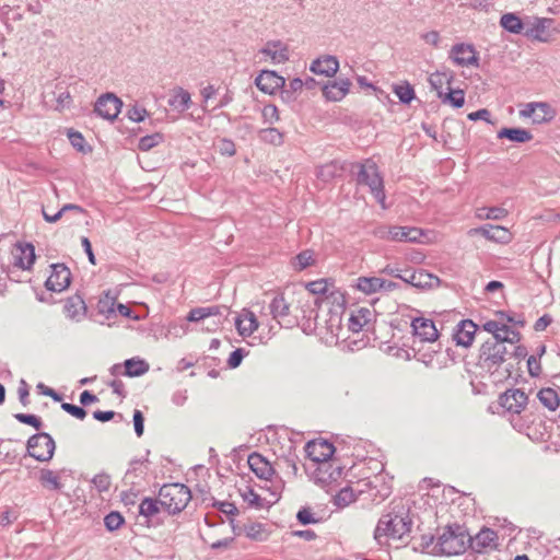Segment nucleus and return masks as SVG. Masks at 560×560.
Instances as JSON below:
<instances>
[{
	"label": "nucleus",
	"mask_w": 560,
	"mask_h": 560,
	"mask_svg": "<svg viewBox=\"0 0 560 560\" xmlns=\"http://www.w3.org/2000/svg\"><path fill=\"white\" fill-rule=\"evenodd\" d=\"M412 518L407 502L394 500L386 513H384L375 528L374 538L378 544L389 541L407 542L410 537Z\"/></svg>",
	"instance_id": "nucleus-1"
},
{
	"label": "nucleus",
	"mask_w": 560,
	"mask_h": 560,
	"mask_svg": "<svg viewBox=\"0 0 560 560\" xmlns=\"http://www.w3.org/2000/svg\"><path fill=\"white\" fill-rule=\"evenodd\" d=\"M506 345H509L508 341L487 339L480 347L477 366L481 372L488 373L490 377H493V383L500 382L504 377L512 376L508 366L503 372L500 371L508 357L521 358V355L512 353L513 348H508ZM523 351H525V349ZM522 357H525V352H523Z\"/></svg>",
	"instance_id": "nucleus-2"
},
{
	"label": "nucleus",
	"mask_w": 560,
	"mask_h": 560,
	"mask_svg": "<svg viewBox=\"0 0 560 560\" xmlns=\"http://www.w3.org/2000/svg\"><path fill=\"white\" fill-rule=\"evenodd\" d=\"M499 320L491 319L482 324V329L491 337L489 339H498L499 341H508L509 346L513 348V352L516 355H522L524 347L518 345L522 335L516 329L517 326L523 327L525 319L522 316H510L503 312L499 313Z\"/></svg>",
	"instance_id": "nucleus-3"
},
{
	"label": "nucleus",
	"mask_w": 560,
	"mask_h": 560,
	"mask_svg": "<svg viewBox=\"0 0 560 560\" xmlns=\"http://www.w3.org/2000/svg\"><path fill=\"white\" fill-rule=\"evenodd\" d=\"M497 412L502 413L514 430L525 431V420L522 412L525 409V392L523 388H509L499 396Z\"/></svg>",
	"instance_id": "nucleus-4"
},
{
	"label": "nucleus",
	"mask_w": 560,
	"mask_h": 560,
	"mask_svg": "<svg viewBox=\"0 0 560 560\" xmlns=\"http://www.w3.org/2000/svg\"><path fill=\"white\" fill-rule=\"evenodd\" d=\"M469 548V532L464 525L451 524L438 535L434 551L445 556L464 553Z\"/></svg>",
	"instance_id": "nucleus-5"
},
{
	"label": "nucleus",
	"mask_w": 560,
	"mask_h": 560,
	"mask_svg": "<svg viewBox=\"0 0 560 560\" xmlns=\"http://www.w3.org/2000/svg\"><path fill=\"white\" fill-rule=\"evenodd\" d=\"M359 171L357 173V184L368 186L370 192L383 209H386L385 203L386 195L384 190V179L381 175L378 167L374 161L368 159L364 163L358 164Z\"/></svg>",
	"instance_id": "nucleus-6"
},
{
	"label": "nucleus",
	"mask_w": 560,
	"mask_h": 560,
	"mask_svg": "<svg viewBox=\"0 0 560 560\" xmlns=\"http://www.w3.org/2000/svg\"><path fill=\"white\" fill-rule=\"evenodd\" d=\"M27 453L38 462H48L52 458L56 443L51 435L38 432L30 436L26 443Z\"/></svg>",
	"instance_id": "nucleus-7"
},
{
	"label": "nucleus",
	"mask_w": 560,
	"mask_h": 560,
	"mask_svg": "<svg viewBox=\"0 0 560 560\" xmlns=\"http://www.w3.org/2000/svg\"><path fill=\"white\" fill-rule=\"evenodd\" d=\"M500 534L489 527H482L475 536L469 534V549L478 553H487L499 547Z\"/></svg>",
	"instance_id": "nucleus-8"
},
{
	"label": "nucleus",
	"mask_w": 560,
	"mask_h": 560,
	"mask_svg": "<svg viewBox=\"0 0 560 560\" xmlns=\"http://www.w3.org/2000/svg\"><path fill=\"white\" fill-rule=\"evenodd\" d=\"M248 466L250 470L262 480H270L272 482V487L276 489L281 486L284 487L281 477L275 474V469L271 464L260 454L253 453L248 456L247 459Z\"/></svg>",
	"instance_id": "nucleus-9"
},
{
	"label": "nucleus",
	"mask_w": 560,
	"mask_h": 560,
	"mask_svg": "<svg viewBox=\"0 0 560 560\" xmlns=\"http://www.w3.org/2000/svg\"><path fill=\"white\" fill-rule=\"evenodd\" d=\"M304 450L314 464L324 463V466H327L328 462H331L336 447L327 440H311L305 444Z\"/></svg>",
	"instance_id": "nucleus-10"
},
{
	"label": "nucleus",
	"mask_w": 560,
	"mask_h": 560,
	"mask_svg": "<svg viewBox=\"0 0 560 560\" xmlns=\"http://www.w3.org/2000/svg\"><path fill=\"white\" fill-rule=\"evenodd\" d=\"M402 281L417 289H432L440 285V278L425 269H404Z\"/></svg>",
	"instance_id": "nucleus-11"
},
{
	"label": "nucleus",
	"mask_w": 560,
	"mask_h": 560,
	"mask_svg": "<svg viewBox=\"0 0 560 560\" xmlns=\"http://www.w3.org/2000/svg\"><path fill=\"white\" fill-rule=\"evenodd\" d=\"M448 58L458 67H479L478 52L471 44H455L450 50Z\"/></svg>",
	"instance_id": "nucleus-12"
},
{
	"label": "nucleus",
	"mask_w": 560,
	"mask_h": 560,
	"mask_svg": "<svg viewBox=\"0 0 560 560\" xmlns=\"http://www.w3.org/2000/svg\"><path fill=\"white\" fill-rule=\"evenodd\" d=\"M122 102L113 93L101 95L94 105V112L102 118L114 120L120 113Z\"/></svg>",
	"instance_id": "nucleus-13"
},
{
	"label": "nucleus",
	"mask_w": 560,
	"mask_h": 560,
	"mask_svg": "<svg viewBox=\"0 0 560 560\" xmlns=\"http://www.w3.org/2000/svg\"><path fill=\"white\" fill-rule=\"evenodd\" d=\"M51 273L45 281V288L51 292L66 290L71 282L70 269L65 264H52Z\"/></svg>",
	"instance_id": "nucleus-14"
},
{
	"label": "nucleus",
	"mask_w": 560,
	"mask_h": 560,
	"mask_svg": "<svg viewBox=\"0 0 560 560\" xmlns=\"http://www.w3.org/2000/svg\"><path fill=\"white\" fill-rule=\"evenodd\" d=\"M268 312L281 327L292 326L293 322L290 319V303L285 300L283 293H276L272 296L268 305Z\"/></svg>",
	"instance_id": "nucleus-15"
},
{
	"label": "nucleus",
	"mask_w": 560,
	"mask_h": 560,
	"mask_svg": "<svg viewBox=\"0 0 560 560\" xmlns=\"http://www.w3.org/2000/svg\"><path fill=\"white\" fill-rule=\"evenodd\" d=\"M306 288L312 294L317 295L315 299V304L317 305L334 304L335 301L342 298L341 293L329 291L328 281L326 279L311 281L306 284Z\"/></svg>",
	"instance_id": "nucleus-16"
},
{
	"label": "nucleus",
	"mask_w": 560,
	"mask_h": 560,
	"mask_svg": "<svg viewBox=\"0 0 560 560\" xmlns=\"http://www.w3.org/2000/svg\"><path fill=\"white\" fill-rule=\"evenodd\" d=\"M161 505L168 514H176L183 511L191 500V492H159Z\"/></svg>",
	"instance_id": "nucleus-17"
},
{
	"label": "nucleus",
	"mask_w": 560,
	"mask_h": 560,
	"mask_svg": "<svg viewBox=\"0 0 560 560\" xmlns=\"http://www.w3.org/2000/svg\"><path fill=\"white\" fill-rule=\"evenodd\" d=\"M316 468L313 472L315 483L320 487L329 486L336 482L342 475V467L335 465L334 462H328L327 466L324 463L315 464Z\"/></svg>",
	"instance_id": "nucleus-18"
},
{
	"label": "nucleus",
	"mask_w": 560,
	"mask_h": 560,
	"mask_svg": "<svg viewBox=\"0 0 560 560\" xmlns=\"http://www.w3.org/2000/svg\"><path fill=\"white\" fill-rule=\"evenodd\" d=\"M557 115V110L547 102L527 103V118L533 124L541 125L550 122Z\"/></svg>",
	"instance_id": "nucleus-19"
},
{
	"label": "nucleus",
	"mask_w": 560,
	"mask_h": 560,
	"mask_svg": "<svg viewBox=\"0 0 560 560\" xmlns=\"http://www.w3.org/2000/svg\"><path fill=\"white\" fill-rule=\"evenodd\" d=\"M256 86L264 93L273 94L285 84V79L273 70H261L255 79Z\"/></svg>",
	"instance_id": "nucleus-20"
},
{
	"label": "nucleus",
	"mask_w": 560,
	"mask_h": 560,
	"mask_svg": "<svg viewBox=\"0 0 560 560\" xmlns=\"http://www.w3.org/2000/svg\"><path fill=\"white\" fill-rule=\"evenodd\" d=\"M411 328L415 336L419 337L421 342H434L439 338L435 324L430 318L416 317L411 320Z\"/></svg>",
	"instance_id": "nucleus-21"
},
{
	"label": "nucleus",
	"mask_w": 560,
	"mask_h": 560,
	"mask_svg": "<svg viewBox=\"0 0 560 560\" xmlns=\"http://www.w3.org/2000/svg\"><path fill=\"white\" fill-rule=\"evenodd\" d=\"M553 20L535 18L534 22L527 27V37L541 43H547L553 36Z\"/></svg>",
	"instance_id": "nucleus-22"
},
{
	"label": "nucleus",
	"mask_w": 560,
	"mask_h": 560,
	"mask_svg": "<svg viewBox=\"0 0 560 560\" xmlns=\"http://www.w3.org/2000/svg\"><path fill=\"white\" fill-rule=\"evenodd\" d=\"M477 330L478 326L471 319H463L454 329L453 340L457 346L468 348L471 346Z\"/></svg>",
	"instance_id": "nucleus-23"
},
{
	"label": "nucleus",
	"mask_w": 560,
	"mask_h": 560,
	"mask_svg": "<svg viewBox=\"0 0 560 560\" xmlns=\"http://www.w3.org/2000/svg\"><path fill=\"white\" fill-rule=\"evenodd\" d=\"M15 250L14 266L23 270L31 269L36 259L34 245L31 243H18Z\"/></svg>",
	"instance_id": "nucleus-24"
},
{
	"label": "nucleus",
	"mask_w": 560,
	"mask_h": 560,
	"mask_svg": "<svg viewBox=\"0 0 560 560\" xmlns=\"http://www.w3.org/2000/svg\"><path fill=\"white\" fill-rule=\"evenodd\" d=\"M310 70L315 74L334 77L339 70V61L335 56H324L313 60Z\"/></svg>",
	"instance_id": "nucleus-25"
},
{
	"label": "nucleus",
	"mask_w": 560,
	"mask_h": 560,
	"mask_svg": "<svg viewBox=\"0 0 560 560\" xmlns=\"http://www.w3.org/2000/svg\"><path fill=\"white\" fill-rule=\"evenodd\" d=\"M351 82L348 79L328 82L323 86V94L327 101H341L349 92Z\"/></svg>",
	"instance_id": "nucleus-26"
},
{
	"label": "nucleus",
	"mask_w": 560,
	"mask_h": 560,
	"mask_svg": "<svg viewBox=\"0 0 560 560\" xmlns=\"http://www.w3.org/2000/svg\"><path fill=\"white\" fill-rule=\"evenodd\" d=\"M259 52L268 56L275 63H282L289 60L288 47L280 40L267 42Z\"/></svg>",
	"instance_id": "nucleus-27"
},
{
	"label": "nucleus",
	"mask_w": 560,
	"mask_h": 560,
	"mask_svg": "<svg viewBox=\"0 0 560 560\" xmlns=\"http://www.w3.org/2000/svg\"><path fill=\"white\" fill-rule=\"evenodd\" d=\"M65 312L67 316L75 322H80L86 313V305L83 298L79 294H74L66 300Z\"/></svg>",
	"instance_id": "nucleus-28"
},
{
	"label": "nucleus",
	"mask_w": 560,
	"mask_h": 560,
	"mask_svg": "<svg viewBox=\"0 0 560 560\" xmlns=\"http://www.w3.org/2000/svg\"><path fill=\"white\" fill-rule=\"evenodd\" d=\"M245 502L257 510L268 509L279 501V492H269V498H261L258 492H241Z\"/></svg>",
	"instance_id": "nucleus-29"
},
{
	"label": "nucleus",
	"mask_w": 560,
	"mask_h": 560,
	"mask_svg": "<svg viewBox=\"0 0 560 560\" xmlns=\"http://www.w3.org/2000/svg\"><path fill=\"white\" fill-rule=\"evenodd\" d=\"M476 233L482 235L489 241L497 243H506L510 241L511 234L508 229L500 225L485 224L476 230Z\"/></svg>",
	"instance_id": "nucleus-30"
},
{
	"label": "nucleus",
	"mask_w": 560,
	"mask_h": 560,
	"mask_svg": "<svg viewBox=\"0 0 560 560\" xmlns=\"http://www.w3.org/2000/svg\"><path fill=\"white\" fill-rule=\"evenodd\" d=\"M373 313L366 307H361L357 313H352L348 319V328L353 332H359L372 320Z\"/></svg>",
	"instance_id": "nucleus-31"
},
{
	"label": "nucleus",
	"mask_w": 560,
	"mask_h": 560,
	"mask_svg": "<svg viewBox=\"0 0 560 560\" xmlns=\"http://www.w3.org/2000/svg\"><path fill=\"white\" fill-rule=\"evenodd\" d=\"M358 485H362L363 487L370 488V490H380L387 489L390 490L393 488V477L387 474H377L372 478L364 477L358 481Z\"/></svg>",
	"instance_id": "nucleus-32"
},
{
	"label": "nucleus",
	"mask_w": 560,
	"mask_h": 560,
	"mask_svg": "<svg viewBox=\"0 0 560 560\" xmlns=\"http://www.w3.org/2000/svg\"><path fill=\"white\" fill-rule=\"evenodd\" d=\"M124 368H125L124 375H126L128 377H138V376L145 374L149 371L150 365L143 359L130 358V359L125 360Z\"/></svg>",
	"instance_id": "nucleus-33"
},
{
	"label": "nucleus",
	"mask_w": 560,
	"mask_h": 560,
	"mask_svg": "<svg viewBox=\"0 0 560 560\" xmlns=\"http://www.w3.org/2000/svg\"><path fill=\"white\" fill-rule=\"evenodd\" d=\"M329 307V319L327 320V328L334 332V328L339 329L341 326V317L345 312V300L343 296L340 300L335 301L334 304H328Z\"/></svg>",
	"instance_id": "nucleus-34"
},
{
	"label": "nucleus",
	"mask_w": 560,
	"mask_h": 560,
	"mask_svg": "<svg viewBox=\"0 0 560 560\" xmlns=\"http://www.w3.org/2000/svg\"><path fill=\"white\" fill-rule=\"evenodd\" d=\"M500 26L512 34H521L525 23L516 13H504L500 19Z\"/></svg>",
	"instance_id": "nucleus-35"
},
{
	"label": "nucleus",
	"mask_w": 560,
	"mask_h": 560,
	"mask_svg": "<svg viewBox=\"0 0 560 560\" xmlns=\"http://www.w3.org/2000/svg\"><path fill=\"white\" fill-rule=\"evenodd\" d=\"M207 318L213 317L211 323L206 327L207 330H214L217 327L223 324L229 310L226 306L212 305L203 307Z\"/></svg>",
	"instance_id": "nucleus-36"
},
{
	"label": "nucleus",
	"mask_w": 560,
	"mask_h": 560,
	"mask_svg": "<svg viewBox=\"0 0 560 560\" xmlns=\"http://www.w3.org/2000/svg\"><path fill=\"white\" fill-rule=\"evenodd\" d=\"M245 318L247 324H244L242 316H236L234 319L236 330L243 337L250 336L258 328V320L253 312H248Z\"/></svg>",
	"instance_id": "nucleus-37"
},
{
	"label": "nucleus",
	"mask_w": 560,
	"mask_h": 560,
	"mask_svg": "<svg viewBox=\"0 0 560 560\" xmlns=\"http://www.w3.org/2000/svg\"><path fill=\"white\" fill-rule=\"evenodd\" d=\"M161 510H163L161 505V494H159V500L144 499L139 506L140 515L145 517L147 522L154 521Z\"/></svg>",
	"instance_id": "nucleus-38"
},
{
	"label": "nucleus",
	"mask_w": 560,
	"mask_h": 560,
	"mask_svg": "<svg viewBox=\"0 0 560 560\" xmlns=\"http://www.w3.org/2000/svg\"><path fill=\"white\" fill-rule=\"evenodd\" d=\"M439 98L443 104H448L454 108H460L465 104V92L460 89L453 90L448 88V92L439 91Z\"/></svg>",
	"instance_id": "nucleus-39"
},
{
	"label": "nucleus",
	"mask_w": 560,
	"mask_h": 560,
	"mask_svg": "<svg viewBox=\"0 0 560 560\" xmlns=\"http://www.w3.org/2000/svg\"><path fill=\"white\" fill-rule=\"evenodd\" d=\"M383 278L378 277H359L357 279V289L365 294H372L381 291Z\"/></svg>",
	"instance_id": "nucleus-40"
},
{
	"label": "nucleus",
	"mask_w": 560,
	"mask_h": 560,
	"mask_svg": "<svg viewBox=\"0 0 560 560\" xmlns=\"http://www.w3.org/2000/svg\"><path fill=\"white\" fill-rule=\"evenodd\" d=\"M539 401L549 410L555 411L560 405V398L552 388H542L537 393Z\"/></svg>",
	"instance_id": "nucleus-41"
},
{
	"label": "nucleus",
	"mask_w": 560,
	"mask_h": 560,
	"mask_svg": "<svg viewBox=\"0 0 560 560\" xmlns=\"http://www.w3.org/2000/svg\"><path fill=\"white\" fill-rule=\"evenodd\" d=\"M393 92L398 97L399 102L405 105H409L416 97L415 89L409 82L394 85Z\"/></svg>",
	"instance_id": "nucleus-42"
},
{
	"label": "nucleus",
	"mask_w": 560,
	"mask_h": 560,
	"mask_svg": "<svg viewBox=\"0 0 560 560\" xmlns=\"http://www.w3.org/2000/svg\"><path fill=\"white\" fill-rule=\"evenodd\" d=\"M190 103V94L183 89H179V91L168 100V105L179 112L188 109Z\"/></svg>",
	"instance_id": "nucleus-43"
},
{
	"label": "nucleus",
	"mask_w": 560,
	"mask_h": 560,
	"mask_svg": "<svg viewBox=\"0 0 560 560\" xmlns=\"http://www.w3.org/2000/svg\"><path fill=\"white\" fill-rule=\"evenodd\" d=\"M143 474V462L132 460L130 463V468L127 470L124 477L125 485H130L131 487L136 486L138 483L136 478L141 477Z\"/></svg>",
	"instance_id": "nucleus-44"
},
{
	"label": "nucleus",
	"mask_w": 560,
	"mask_h": 560,
	"mask_svg": "<svg viewBox=\"0 0 560 560\" xmlns=\"http://www.w3.org/2000/svg\"><path fill=\"white\" fill-rule=\"evenodd\" d=\"M499 139H508L512 142H525V128H508L504 127L498 132Z\"/></svg>",
	"instance_id": "nucleus-45"
},
{
	"label": "nucleus",
	"mask_w": 560,
	"mask_h": 560,
	"mask_svg": "<svg viewBox=\"0 0 560 560\" xmlns=\"http://www.w3.org/2000/svg\"><path fill=\"white\" fill-rule=\"evenodd\" d=\"M164 140V136L161 132H154L152 135L143 136L139 139L138 148L140 151H150L154 147L162 143Z\"/></svg>",
	"instance_id": "nucleus-46"
},
{
	"label": "nucleus",
	"mask_w": 560,
	"mask_h": 560,
	"mask_svg": "<svg viewBox=\"0 0 560 560\" xmlns=\"http://www.w3.org/2000/svg\"><path fill=\"white\" fill-rule=\"evenodd\" d=\"M244 532L246 536L254 540H266L268 538V533L265 526L260 523H250L244 526Z\"/></svg>",
	"instance_id": "nucleus-47"
},
{
	"label": "nucleus",
	"mask_w": 560,
	"mask_h": 560,
	"mask_svg": "<svg viewBox=\"0 0 560 560\" xmlns=\"http://www.w3.org/2000/svg\"><path fill=\"white\" fill-rule=\"evenodd\" d=\"M260 139L273 145H281L283 143V135L273 127L262 129L260 131Z\"/></svg>",
	"instance_id": "nucleus-48"
},
{
	"label": "nucleus",
	"mask_w": 560,
	"mask_h": 560,
	"mask_svg": "<svg viewBox=\"0 0 560 560\" xmlns=\"http://www.w3.org/2000/svg\"><path fill=\"white\" fill-rule=\"evenodd\" d=\"M68 138L72 147L77 149L79 152L86 153L92 150L91 147L85 145V140L79 131L70 129L68 132Z\"/></svg>",
	"instance_id": "nucleus-49"
},
{
	"label": "nucleus",
	"mask_w": 560,
	"mask_h": 560,
	"mask_svg": "<svg viewBox=\"0 0 560 560\" xmlns=\"http://www.w3.org/2000/svg\"><path fill=\"white\" fill-rule=\"evenodd\" d=\"M358 499L357 492H337L332 497L335 505L339 509L346 508L355 502Z\"/></svg>",
	"instance_id": "nucleus-50"
},
{
	"label": "nucleus",
	"mask_w": 560,
	"mask_h": 560,
	"mask_svg": "<svg viewBox=\"0 0 560 560\" xmlns=\"http://www.w3.org/2000/svg\"><path fill=\"white\" fill-rule=\"evenodd\" d=\"M14 418L23 424H27L33 427L35 430L39 431L43 427L42 419L33 413H15Z\"/></svg>",
	"instance_id": "nucleus-51"
},
{
	"label": "nucleus",
	"mask_w": 560,
	"mask_h": 560,
	"mask_svg": "<svg viewBox=\"0 0 560 560\" xmlns=\"http://www.w3.org/2000/svg\"><path fill=\"white\" fill-rule=\"evenodd\" d=\"M124 522H125V520H124L122 515L118 512H110L104 518L105 527L109 532H114V530L118 529L124 524Z\"/></svg>",
	"instance_id": "nucleus-52"
},
{
	"label": "nucleus",
	"mask_w": 560,
	"mask_h": 560,
	"mask_svg": "<svg viewBox=\"0 0 560 560\" xmlns=\"http://www.w3.org/2000/svg\"><path fill=\"white\" fill-rule=\"evenodd\" d=\"M388 240L394 242H408V234L406 232V226H392L387 231Z\"/></svg>",
	"instance_id": "nucleus-53"
},
{
	"label": "nucleus",
	"mask_w": 560,
	"mask_h": 560,
	"mask_svg": "<svg viewBox=\"0 0 560 560\" xmlns=\"http://www.w3.org/2000/svg\"><path fill=\"white\" fill-rule=\"evenodd\" d=\"M61 409L79 420H83L86 417V410L82 406L61 402Z\"/></svg>",
	"instance_id": "nucleus-54"
},
{
	"label": "nucleus",
	"mask_w": 560,
	"mask_h": 560,
	"mask_svg": "<svg viewBox=\"0 0 560 560\" xmlns=\"http://www.w3.org/2000/svg\"><path fill=\"white\" fill-rule=\"evenodd\" d=\"M261 114L265 122L268 124H273L280 119L278 108L273 104L265 105Z\"/></svg>",
	"instance_id": "nucleus-55"
},
{
	"label": "nucleus",
	"mask_w": 560,
	"mask_h": 560,
	"mask_svg": "<svg viewBox=\"0 0 560 560\" xmlns=\"http://www.w3.org/2000/svg\"><path fill=\"white\" fill-rule=\"evenodd\" d=\"M246 354H247V352L243 348H236L235 350H233L228 359L229 368L230 369L238 368Z\"/></svg>",
	"instance_id": "nucleus-56"
},
{
	"label": "nucleus",
	"mask_w": 560,
	"mask_h": 560,
	"mask_svg": "<svg viewBox=\"0 0 560 560\" xmlns=\"http://www.w3.org/2000/svg\"><path fill=\"white\" fill-rule=\"evenodd\" d=\"M39 479L44 485L49 483L56 490H59L61 488V485L59 483V478L52 470L42 469Z\"/></svg>",
	"instance_id": "nucleus-57"
},
{
	"label": "nucleus",
	"mask_w": 560,
	"mask_h": 560,
	"mask_svg": "<svg viewBox=\"0 0 560 560\" xmlns=\"http://www.w3.org/2000/svg\"><path fill=\"white\" fill-rule=\"evenodd\" d=\"M92 483L95 487V490H108L110 487V477L105 472L97 474L92 479Z\"/></svg>",
	"instance_id": "nucleus-58"
},
{
	"label": "nucleus",
	"mask_w": 560,
	"mask_h": 560,
	"mask_svg": "<svg viewBox=\"0 0 560 560\" xmlns=\"http://www.w3.org/2000/svg\"><path fill=\"white\" fill-rule=\"evenodd\" d=\"M132 420L135 432L138 438H141L144 432V416L142 411H140L139 409H135Z\"/></svg>",
	"instance_id": "nucleus-59"
},
{
	"label": "nucleus",
	"mask_w": 560,
	"mask_h": 560,
	"mask_svg": "<svg viewBox=\"0 0 560 560\" xmlns=\"http://www.w3.org/2000/svg\"><path fill=\"white\" fill-rule=\"evenodd\" d=\"M127 115L130 120L135 122H140L144 120L145 116L148 115V112L145 108L135 105L128 110Z\"/></svg>",
	"instance_id": "nucleus-60"
},
{
	"label": "nucleus",
	"mask_w": 560,
	"mask_h": 560,
	"mask_svg": "<svg viewBox=\"0 0 560 560\" xmlns=\"http://www.w3.org/2000/svg\"><path fill=\"white\" fill-rule=\"evenodd\" d=\"M481 211H485L483 213H480L479 217H485L486 219H502L505 217L506 211L503 208L492 207V208H483Z\"/></svg>",
	"instance_id": "nucleus-61"
},
{
	"label": "nucleus",
	"mask_w": 560,
	"mask_h": 560,
	"mask_svg": "<svg viewBox=\"0 0 560 560\" xmlns=\"http://www.w3.org/2000/svg\"><path fill=\"white\" fill-rule=\"evenodd\" d=\"M408 234V243H422V237L425 235L424 231L420 228L406 226Z\"/></svg>",
	"instance_id": "nucleus-62"
},
{
	"label": "nucleus",
	"mask_w": 560,
	"mask_h": 560,
	"mask_svg": "<svg viewBox=\"0 0 560 560\" xmlns=\"http://www.w3.org/2000/svg\"><path fill=\"white\" fill-rule=\"evenodd\" d=\"M56 110H63L65 108H68L70 107L71 105V102H72V97L70 95V93L68 91H65V92H61L57 97H56Z\"/></svg>",
	"instance_id": "nucleus-63"
},
{
	"label": "nucleus",
	"mask_w": 560,
	"mask_h": 560,
	"mask_svg": "<svg viewBox=\"0 0 560 560\" xmlns=\"http://www.w3.org/2000/svg\"><path fill=\"white\" fill-rule=\"evenodd\" d=\"M221 154L226 156H233L236 152L235 143L230 139H222L219 144Z\"/></svg>",
	"instance_id": "nucleus-64"
}]
</instances>
